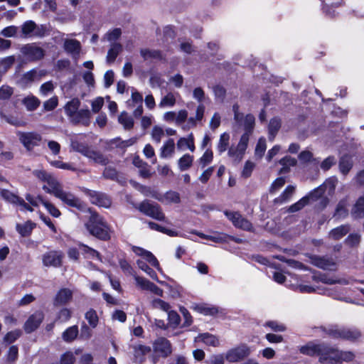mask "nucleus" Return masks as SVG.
Listing matches in <instances>:
<instances>
[{"instance_id":"obj_1","label":"nucleus","mask_w":364,"mask_h":364,"mask_svg":"<svg viewBox=\"0 0 364 364\" xmlns=\"http://www.w3.org/2000/svg\"><path fill=\"white\" fill-rule=\"evenodd\" d=\"M80 104L78 98H73L65 105V112L73 123L88 126L90 123L91 112L88 109H79Z\"/></svg>"},{"instance_id":"obj_2","label":"nucleus","mask_w":364,"mask_h":364,"mask_svg":"<svg viewBox=\"0 0 364 364\" xmlns=\"http://www.w3.org/2000/svg\"><path fill=\"white\" fill-rule=\"evenodd\" d=\"M90 216L85 223V228L90 235L102 240H107L110 238L109 228L104 218L97 213L89 209Z\"/></svg>"},{"instance_id":"obj_3","label":"nucleus","mask_w":364,"mask_h":364,"mask_svg":"<svg viewBox=\"0 0 364 364\" xmlns=\"http://www.w3.org/2000/svg\"><path fill=\"white\" fill-rule=\"evenodd\" d=\"M232 112L234 114V121L240 127H242L245 132L242 136H247V139L250 141V137L252 135L255 125V118L252 114H244L240 111V106L238 104L232 105Z\"/></svg>"},{"instance_id":"obj_4","label":"nucleus","mask_w":364,"mask_h":364,"mask_svg":"<svg viewBox=\"0 0 364 364\" xmlns=\"http://www.w3.org/2000/svg\"><path fill=\"white\" fill-rule=\"evenodd\" d=\"M153 355L151 362L156 364L159 358H166L173 353V346L170 341L164 337H159L152 343Z\"/></svg>"},{"instance_id":"obj_5","label":"nucleus","mask_w":364,"mask_h":364,"mask_svg":"<svg viewBox=\"0 0 364 364\" xmlns=\"http://www.w3.org/2000/svg\"><path fill=\"white\" fill-rule=\"evenodd\" d=\"M329 347L323 343H316L309 342L307 344L300 347L301 353L309 356H318L319 361L324 363L329 359L328 355Z\"/></svg>"},{"instance_id":"obj_6","label":"nucleus","mask_w":364,"mask_h":364,"mask_svg":"<svg viewBox=\"0 0 364 364\" xmlns=\"http://www.w3.org/2000/svg\"><path fill=\"white\" fill-rule=\"evenodd\" d=\"M327 334L333 338L355 341L361 337V332L357 328L332 326L327 330Z\"/></svg>"},{"instance_id":"obj_7","label":"nucleus","mask_w":364,"mask_h":364,"mask_svg":"<svg viewBox=\"0 0 364 364\" xmlns=\"http://www.w3.org/2000/svg\"><path fill=\"white\" fill-rule=\"evenodd\" d=\"M251 353V349L245 343H241L229 349L225 355V359L230 363H237L247 358Z\"/></svg>"},{"instance_id":"obj_8","label":"nucleus","mask_w":364,"mask_h":364,"mask_svg":"<svg viewBox=\"0 0 364 364\" xmlns=\"http://www.w3.org/2000/svg\"><path fill=\"white\" fill-rule=\"evenodd\" d=\"M249 140L247 136H241L238 144L235 146L232 145L228 151V156L234 163L238 164L243 159L245 151L248 146Z\"/></svg>"},{"instance_id":"obj_9","label":"nucleus","mask_w":364,"mask_h":364,"mask_svg":"<svg viewBox=\"0 0 364 364\" xmlns=\"http://www.w3.org/2000/svg\"><path fill=\"white\" fill-rule=\"evenodd\" d=\"M21 29L22 38L42 37L46 31L45 26L43 25L38 26L34 21L31 20L25 21L21 25Z\"/></svg>"},{"instance_id":"obj_10","label":"nucleus","mask_w":364,"mask_h":364,"mask_svg":"<svg viewBox=\"0 0 364 364\" xmlns=\"http://www.w3.org/2000/svg\"><path fill=\"white\" fill-rule=\"evenodd\" d=\"M63 203L68 206L75 208L77 210H83L85 208V204L71 192L66 191L62 188L55 196Z\"/></svg>"},{"instance_id":"obj_11","label":"nucleus","mask_w":364,"mask_h":364,"mask_svg":"<svg viewBox=\"0 0 364 364\" xmlns=\"http://www.w3.org/2000/svg\"><path fill=\"white\" fill-rule=\"evenodd\" d=\"M21 53L29 60H38L43 58L44 50L36 43H28L21 48Z\"/></svg>"},{"instance_id":"obj_12","label":"nucleus","mask_w":364,"mask_h":364,"mask_svg":"<svg viewBox=\"0 0 364 364\" xmlns=\"http://www.w3.org/2000/svg\"><path fill=\"white\" fill-rule=\"evenodd\" d=\"M138 209L144 214L156 220H164L165 219V215L158 205L144 201L139 204Z\"/></svg>"},{"instance_id":"obj_13","label":"nucleus","mask_w":364,"mask_h":364,"mask_svg":"<svg viewBox=\"0 0 364 364\" xmlns=\"http://www.w3.org/2000/svg\"><path fill=\"white\" fill-rule=\"evenodd\" d=\"M321 189V188H315L314 191L310 192L307 196L303 197L298 202L291 205L289 208L288 211L290 213L299 211V210L302 209L306 205H307L310 200H317L318 198L322 196Z\"/></svg>"},{"instance_id":"obj_14","label":"nucleus","mask_w":364,"mask_h":364,"mask_svg":"<svg viewBox=\"0 0 364 364\" xmlns=\"http://www.w3.org/2000/svg\"><path fill=\"white\" fill-rule=\"evenodd\" d=\"M83 192L90 198L92 204L100 207L109 208L111 205L109 198L105 193L84 188Z\"/></svg>"},{"instance_id":"obj_15","label":"nucleus","mask_w":364,"mask_h":364,"mask_svg":"<svg viewBox=\"0 0 364 364\" xmlns=\"http://www.w3.org/2000/svg\"><path fill=\"white\" fill-rule=\"evenodd\" d=\"M20 141L23 144L27 150H31L36 146H38L41 141L40 134L36 132H21L18 133Z\"/></svg>"},{"instance_id":"obj_16","label":"nucleus","mask_w":364,"mask_h":364,"mask_svg":"<svg viewBox=\"0 0 364 364\" xmlns=\"http://www.w3.org/2000/svg\"><path fill=\"white\" fill-rule=\"evenodd\" d=\"M225 215L232 221V224L238 228L250 231L252 225L250 221L243 218L238 212L225 211Z\"/></svg>"},{"instance_id":"obj_17","label":"nucleus","mask_w":364,"mask_h":364,"mask_svg":"<svg viewBox=\"0 0 364 364\" xmlns=\"http://www.w3.org/2000/svg\"><path fill=\"white\" fill-rule=\"evenodd\" d=\"M328 361L332 362H350L355 358V354L352 351H342L329 348Z\"/></svg>"},{"instance_id":"obj_18","label":"nucleus","mask_w":364,"mask_h":364,"mask_svg":"<svg viewBox=\"0 0 364 364\" xmlns=\"http://www.w3.org/2000/svg\"><path fill=\"white\" fill-rule=\"evenodd\" d=\"M134 278L135 279L136 284L139 288L143 290L150 291L157 296H162L164 293L163 290L155 285L154 283L151 282L146 278L137 276L136 274L134 276Z\"/></svg>"},{"instance_id":"obj_19","label":"nucleus","mask_w":364,"mask_h":364,"mask_svg":"<svg viewBox=\"0 0 364 364\" xmlns=\"http://www.w3.org/2000/svg\"><path fill=\"white\" fill-rule=\"evenodd\" d=\"M63 254L60 251H50L43 255V263L46 267L61 266Z\"/></svg>"},{"instance_id":"obj_20","label":"nucleus","mask_w":364,"mask_h":364,"mask_svg":"<svg viewBox=\"0 0 364 364\" xmlns=\"http://www.w3.org/2000/svg\"><path fill=\"white\" fill-rule=\"evenodd\" d=\"M311 262L314 266L324 270H335L336 269V263L331 257L313 256L311 257Z\"/></svg>"},{"instance_id":"obj_21","label":"nucleus","mask_w":364,"mask_h":364,"mask_svg":"<svg viewBox=\"0 0 364 364\" xmlns=\"http://www.w3.org/2000/svg\"><path fill=\"white\" fill-rule=\"evenodd\" d=\"M73 296V292L68 288H62L58 291L54 299L53 305L55 306H64L68 304Z\"/></svg>"},{"instance_id":"obj_22","label":"nucleus","mask_w":364,"mask_h":364,"mask_svg":"<svg viewBox=\"0 0 364 364\" xmlns=\"http://www.w3.org/2000/svg\"><path fill=\"white\" fill-rule=\"evenodd\" d=\"M44 314L42 311H38L29 316L24 324V330L26 333L34 331L42 323Z\"/></svg>"},{"instance_id":"obj_23","label":"nucleus","mask_w":364,"mask_h":364,"mask_svg":"<svg viewBox=\"0 0 364 364\" xmlns=\"http://www.w3.org/2000/svg\"><path fill=\"white\" fill-rule=\"evenodd\" d=\"M132 250L136 255L143 257L151 266L154 267L158 271H161L159 261L151 252L136 246H133Z\"/></svg>"},{"instance_id":"obj_24","label":"nucleus","mask_w":364,"mask_h":364,"mask_svg":"<svg viewBox=\"0 0 364 364\" xmlns=\"http://www.w3.org/2000/svg\"><path fill=\"white\" fill-rule=\"evenodd\" d=\"M83 156L87 158L89 161L92 163L102 165H105L107 163V159L100 151H97L89 146Z\"/></svg>"},{"instance_id":"obj_25","label":"nucleus","mask_w":364,"mask_h":364,"mask_svg":"<svg viewBox=\"0 0 364 364\" xmlns=\"http://www.w3.org/2000/svg\"><path fill=\"white\" fill-rule=\"evenodd\" d=\"M45 183L46 184L43 186V189L46 193L53 194L54 196H56V195L63 188L60 182L52 175Z\"/></svg>"},{"instance_id":"obj_26","label":"nucleus","mask_w":364,"mask_h":364,"mask_svg":"<svg viewBox=\"0 0 364 364\" xmlns=\"http://www.w3.org/2000/svg\"><path fill=\"white\" fill-rule=\"evenodd\" d=\"M350 230V226L349 225H341L332 229L328 233V237L333 240H339L346 235Z\"/></svg>"},{"instance_id":"obj_27","label":"nucleus","mask_w":364,"mask_h":364,"mask_svg":"<svg viewBox=\"0 0 364 364\" xmlns=\"http://www.w3.org/2000/svg\"><path fill=\"white\" fill-rule=\"evenodd\" d=\"M63 47L67 53L75 58L79 55L81 50L80 43L75 39H65Z\"/></svg>"},{"instance_id":"obj_28","label":"nucleus","mask_w":364,"mask_h":364,"mask_svg":"<svg viewBox=\"0 0 364 364\" xmlns=\"http://www.w3.org/2000/svg\"><path fill=\"white\" fill-rule=\"evenodd\" d=\"M155 198L165 204L178 203L181 201L180 194L173 191H167L166 193Z\"/></svg>"},{"instance_id":"obj_29","label":"nucleus","mask_w":364,"mask_h":364,"mask_svg":"<svg viewBox=\"0 0 364 364\" xmlns=\"http://www.w3.org/2000/svg\"><path fill=\"white\" fill-rule=\"evenodd\" d=\"M37 79L36 70L33 69L24 73L19 79L18 84L21 87L26 88Z\"/></svg>"},{"instance_id":"obj_30","label":"nucleus","mask_w":364,"mask_h":364,"mask_svg":"<svg viewBox=\"0 0 364 364\" xmlns=\"http://www.w3.org/2000/svg\"><path fill=\"white\" fill-rule=\"evenodd\" d=\"M176 147L180 151H184L188 149L190 151H193L195 150V145L193 135L190 134L186 138H180L177 141Z\"/></svg>"},{"instance_id":"obj_31","label":"nucleus","mask_w":364,"mask_h":364,"mask_svg":"<svg viewBox=\"0 0 364 364\" xmlns=\"http://www.w3.org/2000/svg\"><path fill=\"white\" fill-rule=\"evenodd\" d=\"M35 227V223L31 220H28L23 224L17 223L16 225V231L21 235V236L27 237L31 234Z\"/></svg>"},{"instance_id":"obj_32","label":"nucleus","mask_w":364,"mask_h":364,"mask_svg":"<svg viewBox=\"0 0 364 364\" xmlns=\"http://www.w3.org/2000/svg\"><path fill=\"white\" fill-rule=\"evenodd\" d=\"M197 341H202L205 345L217 347L220 345V341L218 338L214 335L210 334L208 333H205L200 334L196 338Z\"/></svg>"},{"instance_id":"obj_33","label":"nucleus","mask_w":364,"mask_h":364,"mask_svg":"<svg viewBox=\"0 0 364 364\" xmlns=\"http://www.w3.org/2000/svg\"><path fill=\"white\" fill-rule=\"evenodd\" d=\"M175 151V142L173 139H168L161 148L160 156L161 158L171 157Z\"/></svg>"},{"instance_id":"obj_34","label":"nucleus","mask_w":364,"mask_h":364,"mask_svg":"<svg viewBox=\"0 0 364 364\" xmlns=\"http://www.w3.org/2000/svg\"><path fill=\"white\" fill-rule=\"evenodd\" d=\"M134 350V356L136 359H139L140 362L144 360V356L151 352V348L142 345L138 344L132 346Z\"/></svg>"},{"instance_id":"obj_35","label":"nucleus","mask_w":364,"mask_h":364,"mask_svg":"<svg viewBox=\"0 0 364 364\" xmlns=\"http://www.w3.org/2000/svg\"><path fill=\"white\" fill-rule=\"evenodd\" d=\"M281 127V120L279 118L274 117L272 118L268 126L269 131V139L270 141H273L275 138L278 131Z\"/></svg>"},{"instance_id":"obj_36","label":"nucleus","mask_w":364,"mask_h":364,"mask_svg":"<svg viewBox=\"0 0 364 364\" xmlns=\"http://www.w3.org/2000/svg\"><path fill=\"white\" fill-rule=\"evenodd\" d=\"M122 50V46L120 43H112L109 50L107 52V62L108 63H113Z\"/></svg>"},{"instance_id":"obj_37","label":"nucleus","mask_w":364,"mask_h":364,"mask_svg":"<svg viewBox=\"0 0 364 364\" xmlns=\"http://www.w3.org/2000/svg\"><path fill=\"white\" fill-rule=\"evenodd\" d=\"M79 333L77 326H72L68 328L63 333L62 338L65 342L70 343L73 341Z\"/></svg>"},{"instance_id":"obj_38","label":"nucleus","mask_w":364,"mask_h":364,"mask_svg":"<svg viewBox=\"0 0 364 364\" xmlns=\"http://www.w3.org/2000/svg\"><path fill=\"white\" fill-rule=\"evenodd\" d=\"M351 214L355 218H360L364 216V196L358 199L352 209Z\"/></svg>"},{"instance_id":"obj_39","label":"nucleus","mask_w":364,"mask_h":364,"mask_svg":"<svg viewBox=\"0 0 364 364\" xmlns=\"http://www.w3.org/2000/svg\"><path fill=\"white\" fill-rule=\"evenodd\" d=\"M353 167L352 158L350 156L346 155L341 158L339 161L340 171L346 175Z\"/></svg>"},{"instance_id":"obj_40","label":"nucleus","mask_w":364,"mask_h":364,"mask_svg":"<svg viewBox=\"0 0 364 364\" xmlns=\"http://www.w3.org/2000/svg\"><path fill=\"white\" fill-rule=\"evenodd\" d=\"M295 191V186H288L283 193L277 198L274 199L275 203H283L288 201L293 196Z\"/></svg>"},{"instance_id":"obj_41","label":"nucleus","mask_w":364,"mask_h":364,"mask_svg":"<svg viewBox=\"0 0 364 364\" xmlns=\"http://www.w3.org/2000/svg\"><path fill=\"white\" fill-rule=\"evenodd\" d=\"M193 161V156L186 154L181 157L178 161V166L181 171L188 170L192 166Z\"/></svg>"},{"instance_id":"obj_42","label":"nucleus","mask_w":364,"mask_h":364,"mask_svg":"<svg viewBox=\"0 0 364 364\" xmlns=\"http://www.w3.org/2000/svg\"><path fill=\"white\" fill-rule=\"evenodd\" d=\"M313 280L315 282H321L327 284H333L336 283H343V282L340 279H335L332 277H329L325 274H315L313 276ZM343 283L346 284V282L343 281Z\"/></svg>"},{"instance_id":"obj_43","label":"nucleus","mask_w":364,"mask_h":364,"mask_svg":"<svg viewBox=\"0 0 364 364\" xmlns=\"http://www.w3.org/2000/svg\"><path fill=\"white\" fill-rule=\"evenodd\" d=\"M338 180L335 177H331L326 180V181L318 187L322 188V195L324 191H327L330 195L332 194L334 192Z\"/></svg>"},{"instance_id":"obj_44","label":"nucleus","mask_w":364,"mask_h":364,"mask_svg":"<svg viewBox=\"0 0 364 364\" xmlns=\"http://www.w3.org/2000/svg\"><path fill=\"white\" fill-rule=\"evenodd\" d=\"M140 53L145 60L162 58L161 53L158 50H151L144 48L140 50Z\"/></svg>"},{"instance_id":"obj_45","label":"nucleus","mask_w":364,"mask_h":364,"mask_svg":"<svg viewBox=\"0 0 364 364\" xmlns=\"http://www.w3.org/2000/svg\"><path fill=\"white\" fill-rule=\"evenodd\" d=\"M118 122L125 129H131L134 126L133 118L125 112H122L119 114Z\"/></svg>"},{"instance_id":"obj_46","label":"nucleus","mask_w":364,"mask_h":364,"mask_svg":"<svg viewBox=\"0 0 364 364\" xmlns=\"http://www.w3.org/2000/svg\"><path fill=\"white\" fill-rule=\"evenodd\" d=\"M229 141L230 134L228 133L224 132L220 136V139L217 146V149L220 154L227 150L229 146Z\"/></svg>"},{"instance_id":"obj_47","label":"nucleus","mask_w":364,"mask_h":364,"mask_svg":"<svg viewBox=\"0 0 364 364\" xmlns=\"http://www.w3.org/2000/svg\"><path fill=\"white\" fill-rule=\"evenodd\" d=\"M23 103L28 111H33L40 105L41 102L36 97L31 95L25 97Z\"/></svg>"},{"instance_id":"obj_48","label":"nucleus","mask_w":364,"mask_h":364,"mask_svg":"<svg viewBox=\"0 0 364 364\" xmlns=\"http://www.w3.org/2000/svg\"><path fill=\"white\" fill-rule=\"evenodd\" d=\"M70 146L73 151L80 153L82 155H84L88 147L87 144L80 141L76 138L70 139Z\"/></svg>"},{"instance_id":"obj_49","label":"nucleus","mask_w":364,"mask_h":364,"mask_svg":"<svg viewBox=\"0 0 364 364\" xmlns=\"http://www.w3.org/2000/svg\"><path fill=\"white\" fill-rule=\"evenodd\" d=\"M136 264L139 268L146 272L151 279L159 282L158 277L155 271L153 270L149 266H148L144 261L141 259H138L136 261Z\"/></svg>"},{"instance_id":"obj_50","label":"nucleus","mask_w":364,"mask_h":364,"mask_svg":"<svg viewBox=\"0 0 364 364\" xmlns=\"http://www.w3.org/2000/svg\"><path fill=\"white\" fill-rule=\"evenodd\" d=\"M176 104V98L173 93L169 92L161 100L159 107L161 108L171 107Z\"/></svg>"},{"instance_id":"obj_51","label":"nucleus","mask_w":364,"mask_h":364,"mask_svg":"<svg viewBox=\"0 0 364 364\" xmlns=\"http://www.w3.org/2000/svg\"><path fill=\"white\" fill-rule=\"evenodd\" d=\"M323 4V10L330 16H333L329 9L330 7H338L341 5L343 0H320Z\"/></svg>"},{"instance_id":"obj_52","label":"nucleus","mask_w":364,"mask_h":364,"mask_svg":"<svg viewBox=\"0 0 364 364\" xmlns=\"http://www.w3.org/2000/svg\"><path fill=\"white\" fill-rule=\"evenodd\" d=\"M279 164L282 166L280 172L286 173L289 171L291 166H294L296 165V160L290 156H285L279 161Z\"/></svg>"},{"instance_id":"obj_53","label":"nucleus","mask_w":364,"mask_h":364,"mask_svg":"<svg viewBox=\"0 0 364 364\" xmlns=\"http://www.w3.org/2000/svg\"><path fill=\"white\" fill-rule=\"evenodd\" d=\"M80 247H81L82 252L84 255H85L86 257L90 258V259H95L96 258V259L100 260V253L97 250H95L84 244H80Z\"/></svg>"},{"instance_id":"obj_54","label":"nucleus","mask_w":364,"mask_h":364,"mask_svg":"<svg viewBox=\"0 0 364 364\" xmlns=\"http://www.w3.org/2000/svg\"><path fill=\"white\" fill-rule=\"evenodd\" d=\"M72 316V311L68 308L61 309L57 314L56 321L65 323L70 320Z\"/></svg>"},{"instance_id":"obj_55","label":"nucleus","mask_w":364,"mask_h":364,"mask_svg":"<svg viewBox=\"0 0 364 364\" xmlns=\"http://www.w3.org/2000/svg\"><path fill=\"white\" fill-rule=\"evenodd\" d=\"M142 95L133 89L131 100L127 102V105L129 107L133 108L135 105H142Z\"/></svg>"},{"instance_id":"obj_56","label":"nucleus","mask_w":364,"mask_h":364,"mask_svg":"<svg viewBox=\"0 0 364 364\" xmlns=\"http://www.w3.org/2000/svg\"><path fill=\"white\" fill-rule=\"evenodd\" d=\"M148 225H149V228L151 230L161 232L165 233L170 236H175L177 235L175 231L166 229V228H164V227L161 226L160 225H159L156 223H154V222L148 223Z\"/></svg>"},{"instance_id":"obj_57","label":"nucleus","mask_w":364,"mask_h":364,"mask_svg":"<svg viewBox=\"0 0 364 364\" xmlns=\"http://www.w3.org/2000/svg\"><path fill=\"white\" fill-rule=\"evenodd\" d=\"M348 210L346 208V204L345 201H341L338 203L334 216L338 219L344 218L348 215Z\"/></svg>"},{"instance_id":"obj_58","label":"nucleus","mask_w":364,"mask_h":364,"mask_svg":"<svg viewBox=\"0 0 364 364\" xmlns=\"http://www.w3.org/2000/svg\"><path fill=\"white\" fill-rule=\"evenodd\" d=\"M0 195L4 200L11 203L16 204L19 201L20 198L8 190H1Z\"/></svg>"},{"instance_id":"obj_59","label":"nucleus","mask_w":364,"mask_h":364,"mask_svg":"<svg viewBox=\"0 0 364 364\" xmlns=\"http://www.w3.org/2000/svg\"><path fill=\"white\" fill-rule=\"evenodd\" d=\"M266 149L267 145L265 139L264 137L259 138L255 147V156L258 158H262L266 151Z\"/></svg>"},{"instance_id":"obj_60","label":"nucleus","mask_w":364,"mask_h":364,"mask_svg":"<svg viewBox=\"0 0 364 364\" xmlns=\"http://www.w3.org/2000/svg\"><path fill=\"white\" fill-rule=\"evenodd\" d=\"M164 136V130L163 129V128L158 126H155L154 127H153L151 131V137L155 142L159 144Z\"/></svg>"},{"instance_id":"obj_61","label":"nucleus","mask_w":364,"mask_h":364,"mask_svg":"<svg viewBox=\"0 0 364 364\" xmlns=\"http://www.w3.org/2000/svg\"><path fill=\"white\" fill-rule=\"evenodd\" d=\"M85 318L87 320L89 324L95 328L97 326L98 323V317L97 313L93 309H90L85 314Z\"/></svg>"},{"instance_id":"obj_62","label":"nucleus","mask_w":364,"mask_h":364,"mask_svg":"<svg viewBox=\"0 0 364 364\" xmlns=\"http://www.w3.org/2000/svg\"><path fill=\"white\" fill-rule=\"evenodd\" d=\"M152 306L155 309L163 310L167 313L171 310L169 304L160 299H154L152 301Z\"/></svg>"},{"instance_id":"obj_63","label":"nucleus","mask_w":364,"mask_h":364,"mask_svg":"<svg viewBox=\"0 0 364 364\" xmlns=\"http://www.w3.org/2000/svg\"><path fill=\"white\" fill-rule=\"evenodd\" d=\"M42 205L46 208L48 213L53 217L58 218L60 215V210L52 203L46 200H42Z\"/></svg>"},{"instance_id":"obj_64","label":"nucleus","mask_w":364,"mask_h":364,"mask_svg":"<svg viewBox=\"0 0 364 364\" xmlns=\"http://www.w3.org/2000/svg\"><path fill=\"white\" fill-rule=\"evenodd\" d=\"M55 89V86L52 81H48L41 85L40 87V93L43 96H47L51 93Z\"/></svg>"}]
</instances>
